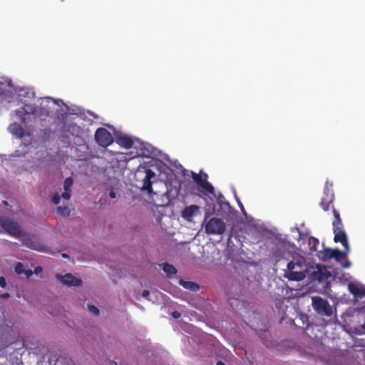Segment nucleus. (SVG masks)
I'll return each mask as SVG.
<instances>
[{
	"instance_id": "nucleus-1",
	"label": "nucleus",
	"mask_w": 365,
	"mask_h": 365,
	"mask_svg": "<svg viewBox=\"0 0 365 365\" xmlns=\"http://www.w3.org/2000/svg\"><path fill=\"white\" fill-rule=\"evenodd\" d=\"M307 270L305 259L297 256L287 264L284 276L290 280L300 281L304 279Z\"/></svg>"
},
{
	"instance_id": "nucleus-2",
	"label": "nucleus",
	"mask_w": 365,
	"mask_h": 365,
	"mask_svg": "<svg viewBox=\"0 0 365 365\" xmlns=\"http://www.w3.org/2000/svg\"><path fill=\"white\" fill-rule=\"evenodd\" d=\"M0 226L11 236L16 238H21V237H23V232L19 223L8 217H0Z\"/></svg>"
},
{
	"instance_id": "nucleus-3",
	"label": "nucleus",
	"mask_w": 365,
	"mask_h": 365,
	"mask_svg": "<svg viewBox=\"0 0 365 365\" xmlns=\"http://www.w3.org/2000/svg\"><path fill=\"white\" fill-rule=\"evenodd\" d=\"M312 305L315 312L327 317L332 315V309L327 299H322L319 296L312 297Z\"/></svg>"
},
{
	"instance_id": "nucleus-4",
	"label": "nucleus",
	"mask_w": 365,
	"mask_h": 365,
	"mask_svg": "<svg viewBox=\"0 0 365 365\" xmlns=\"http://www.w3.org/2000/svg\"><path fill=\"white\" fill-rule=\"evenodd\" d=\"M192 178L196 184L202 188L205 194L214 195L215 189L211 183L207 181L208 175L205 173H196L192 172Z\"/></svg>"
},
{
	"instance_id": "nucleus-5",
	"label": "nucleus",
	"mask_w": 365,
	"mask_h": 365,
	"mask_svg": "<svg viewBox=\"0 0 365 365\" xmlns=\"http://www.w3.org/2000/svg\"><path fill=\"white\" fill-rule=\"evenodd\" d=\"M207 234L222 235L225 232L226 226L225 222L218 217H212L205 225Z\"/></svg>"
},
{
	"instance_id": "nucleus-6",
	"label": "nucleus",
	"mask_w": 365,
	"mask_h": 365,
	"mask_svg": "<svg viewBox=\"0 0 365 365\" xmlns=\"http://www.w3.org/2000/svg\"><path fill=\"white\" fill-rule=\"evenodd\" d=\"M95 140L101 147L107 148L113 142L111 133L104 128H98L95 133Z\"/></svg>"
},
{
	"instance_id": "nucleus-7",
	"label": "nucleus",
	"mask_w": 365,
	"mask_h": 365,
	"mask_svg": "<svg viewBox=\"0 0 365 365\" xmlns=\"http://www.w3.org/2000/svg\"><path fill=\"white\" fill-rule=\"evenodd\" d=\"M323 194L320 205L324 211H327L329 210L334 200V194L331 184L329 185L328 182H326Z\"/></svg>"
},
{
	"instance_id": "nucleus-8",
	"label": "nucleus",
	"mask_w": 365,
	"mask_h": 365,
	"mask_svg": "<svg viewBox=\"0 0 365 365\" xmlns=\"http://www.w3.org/2000/svg\"><path fill=\"white\" fill-rule=\"evenodd\" d=\"M21 240L26 247L29 249L43 252L46 250L44 245L41 244L35 237L25 236L23 233V237H21Z\"/></svg>"
},
{
	"instance_id": "nucleus-9",
	"label": "nucleus",
	"mask_w": 365,
	"mask_h": 365,
	"mask_svg": "<svg viewBox=\"0 0 365 365\" xmlns=\"http://www.w3.org/2000/svg\"><path fill=\"white\" fill-rule=\"evenodd\" d=\"M56 278L60 280L63 284L67 286H81L82 284V280L76 278L72 274L68 273L62 276L59 274H56Z\"/></svg>"
},
{
	"instance_id": "nucleus-10",
	"label": "nucleus",
	"mask_w": 365,
	"mask_h": 365,
	"mask_svg": "<svg viewBox=\"0 0 365 365\" xmlns=\"http://www.w3.org/2000/svg\"><path fill=\"white\" fill-rule=\"evenodd\" d=\"M333 232L334 234V241L336 243L340 242L344 248L347 250L349 245L347 240V235L344 227L333 229Z\"/></svg>"
},
{
	"instance_id": "nucleus-11",
	"label": "nucleus",
	"mask_w": 365,
	"mask_h": 365,
	"mask_svg": "<svg viewBox=\"0 0 365 365\" xmlns=\"http://www.w3.org/2000/svg\"><path fill=\"white\" fill-rule=\"evenodd\" d=\"M155 174L151 169H146L142 190L148 194H151L153 192L151 179L155 178Z\"/></svg>"
},
{
	"instance_id": "nucleus-12",
	"label": "nucleus",
	"mask_w": 365,
	"mask_h": 365,
	"mask_svg": "<svg viewBox=\"0 0 365 365\" xmlns=\"http://www.w3.org/2000/svg\"><path fill=\"white\" fill-rule=\"evenodd\" d=\"M200 211V207L196 205L186 206L181 212L182 218L187 221H192V217Z\"/></svg>"
},
{
	"instance_id": "nucleus-13",
	"label": "nucleus",
	"mask_w": 365,
	"mask_h": 365,
	"mask_svg": "<svg viewBox=\"0 0 365 365\" xmlns=\"http://www.w3.org/2000/svg\"><path fill=\"white\" fill-rule=\"evenodd\" d=\"M36 106L31 104H26L21 109L16 110V113L18 115L23 123H25L24 115L27 114H36Z\"/></svg>"
},
{
	"instance_id": "nucleus-14",
	"label": "nucleus",
	"mask_w": 365,
	"mask_h": 365,
	"mask_svg": "<svg viewBox=\"0 0 365 365\" xmlns=\"http://www.w3.org/2000/svg\"><path fill=\"white\" fill-rule=\"evenodd\" d=\"M349 290L355 297L362 298L365 296V288L361 284L349 283Z\"/></svg>"
},
{
	"instance_id": "nucleus-15",
	"label": "nucleus",
	"mask_w": 365,
	"mask_h": 365,
	"mask_svg": "<svg viewBox=\"0 0 365 365\" xmlns=\"http://www.w3.org/2000/svg\"><path fill=\"white\" fill-rule=\"evenodd\" d=\"M9 130L11 134L19 138L24 135V128L20 124L16 123L11 124L9 127Z\"/></svg>"
},
{
	"instance_id": "nucleus-16",
	"label": "nucleus",
	"mask_w": 365,
	"mask_h": 365,
	"mask_svg": "<svg viewBox=\"0 0 365 365\" xmlns=\"http://www.w3.org/2000/svg\"><path fill=\"white\" fill-rule=\"evenodd\" d=\"M117 143L122 147L126 148V149H129L130 148H132L133 145V140L128 137V136H126V135H124V136H120L118 139H117Z\"/></svg>"
},
{
	"instance_id": "nucleus-17",
	"label": "nucleus",
	"mask_w": 365,
	"mask_h": 365,
	"mask_svg": "<svg viewBox=\"0 0 365 365\" xmlns=\"http://www.w3.org/2000/svg\"><path fill=\"white\" fill-rule=\"evenodd\" d=\"M335 250L331 248H325L323 251L319 252L318 257L323 261H327L334 257Z\"/></svg>"
},
{
	"instance_id": "nucleus-18",
	"label": "nucleus",
	"mask_w": 365,
	"mask_h": 365,
	"mask_svg": "<svg viewBox=\"0 0 365 365\" xmlns=\"http://www.w3.org/2000/svg\"><path fill=\"white\" fill-rule=\"evenodd\" d=\"M180 284L185 289L197 292L200 289V287L195 282H191V281H185L183 279H180L179 282Z\"/></svg>"
},
{
	"instance_id": "nucleus-19",
	"label": "nucleus",
	"mask_w": 365,
	"mask_h": 365,
	"mask_svg": "<svg viewBox=\"0 0 365 365\" xmlns=\"http://www.w3.org/2000/svg\"><path fill=\"white\" fill-rule=\"evenodd\" d=\"M15 272L18 274H24L27 277H31L33 274V272L31 269H26L24 265L21 262H18L15 267Z\"/></svg>"
},
{
	"instance_id": "nucleus-20",
	"label": "nucleus",
	"mask_w": 365,
	"mask_h": 365,
	"mask_svg": "<svg viewBox=\"0 0 365 365\" xmlns=\"http://www.w3.org/2000/svg\"><path fill=\"white\" fill-rule=\"evenodd\" d=\"M349 252V247H348V249H344V251H340L339 250L336 249L334 254V259L338 262H340L341 259H345L347 256V255Z\"/></svg>"
},
{
	"instance_id": "nucleus-21",
	"label": "nucleus",
	"mask_w": 365,
	"mask_h": 365,
	"mask_svg": "<svg viewBox=\"0 0 365 365\" xmlns=\"http://www.w3.org/2000/svg\"><path fill=\"white\" fill-rule=\"evenodd\" d=\"M333 215L334 220L332 222L333 229L343 227L342 221L339 215V212L334 208H333Z\"/></svg>"
},
{
	"instance_id": "nucleus-22",
	"label": "nucleus",
	"mask_w": 365,
	"mask_h": 365,
	"mask_svg": "<svg viewBox=\"0 0 365 365\" xmlns=\"http://www.w3.org/2000/svg\"><path fill=\"white\" fill-rule=\"evenodd\" d=\"M163 271L168 274L171 275L177 273L176 268L169 263H163Z\"/></svg>"
},
{
	"instance_id": "nucleus-23",
	"label": "nucleus",
	"mask_w": 365,
	"mask_h": 365,
	"mask_svg": "<svg viewBox=\"0 0 365 365\" xmlns=\"http://www.w3.org/2000/svg\"><path fill=\"white\" fill-rule=\"evenodd\" d=\"M319 243V241L317 238L311 237L309 239V245L310 246V250L313 251L317 250V247Z\"/></svg>"
},
{
	"instance_id": "nucleus-24",
	"label": "nucleus",
	"mask_w": 365,
	"mask_h": 365,
	"mask_svg": "<svg viewBox=\"0 0 365 365\" xmlns=\"http://www.w3.org/2000/svg\"><path fill=\"white\" fill-rule=\"evenodd\" d=\"M57 212L62 216H68L70 215V209L68 207H58Z\"/></svg>"
},
{
	"instance_id": "nucleus-25",
	"label": "nucleus",
	"mask_w": 365,
	"mask_h": 365,
	"mask_svg": "<svg viewBox=\"0 0 365 365\" xmlns=\"http://www.w3.org/2000/svg\"><path fill=\"white\" fill-rule=\"evenodd\" d=\"M73 182V181L72 178H71V177L67 178L65 180L64 184H63L64 190L71 191V188L72 187Z\"/></svg>"
},
{
	"instance_id": "nucleus-26",
	"label": "nucleus",
	"mask_w": 365,
	"mask_h": 365,
	"mask_svg": "<svg viewBox=\"0 0 365 365\" xmlns=\"http://www.w3.org/2000/svg\"><path fill=\"white\" fill-rule=\"evenodd\" d=\"M88 309L91 312L93 313L96 315H98L99 314V309L94 305H88Z\"/></svg>"
},
{
	"instance_id": "nucleus-27",
	"label": "nucleus",
	"mask_w": 365,
	"mask_h": 365,
	"mask_svg": "<svg viewBox=\"0 0 365 365\" xmlns=\"http://www.w3.org/2000/svg\"><path fill=\"white\" fill-rule=\"evenodd\" d=\"M60 200H61V196L56 193L55 194L53 197H52V202L55 204V205H58L60 203Z\"/></svg>"
},
{
	"instance_id": "nucleus-28",
	"label": "nucleus",
	"mask_w": 365,
	"mask_h": 365,
	"mask_svg": "<svg viewBox=\"0 0 365 365\" xmlns=\"http://www.w3.org/2000/svg\"><path fill=\"white\" fill-rule=\"evenodd\" d=\"M300 319L302 321V324L308 327L309 317L307 315H301Z\"/></svg>"
},
{
	"instance_id": "nucleus-29",
	"label": "nucleus",
	"mask_w": 365,
	"mask_h": 365,
	"mask_svg": "<svg viewBox=\"0 0 365 365\" xmlns=\"http://www.w3.org/2000/svg\"><path fill=\"white\" fill-rule=\"evenodd\" d=\"M61 197L65 200H69L71 198V191L65 190Z\"/></svg>"
},
{
	"instance_id": "nucleus-30",
	"label": "nucleus",
	"mask_w": 365,
	"mask_h": 365,
	"mask_svg": "<svg viewBox=\"0 0 365 365\" xmlns=\"http://www.w3.org/2000/svg\"><path fill=\"white\" fill-rule=\"evenodd\" d=\"M6 286V282L4 277H0V287L4 288Z\"/></svg>"
},
{
	"instance_id": "nucleus-31",
	"label": "nucleus",
	"mask_w": 365,
	"mask_h": 365,
	"mask_svg": "<svg viewBox=\"0 0 365 365\" xmlns=\"http://www.w3.org/2000/svg\"><path fill=\"white\" fill-rule=\"evenodd\" d=\"M181 316L180 313L177 312V311H175V312H172V317L174 318V319H178L180 318Z\"/></svg>"
},
{
	"instance_id": "nucleus-32",
	"label": "nucleus",
	"mask_w": 365,
	"mask_h": 365,
	"mask_svg": "<svg viewBox=\"0 0 365 365\" xmlns=\"http://www.w3.org/2000/svg\"><path fill=\"white\" fill-rule=\"evenodd\" d=\"M275 306L277 309H281L283 306V302L280 300L275 302Z\"/></svg>"
},
{
	"instance_id": "nucleus-33",
	"label": "nucleus",
	"mask_w": 365,
	"mask_h": 365,
	"mask_svg": "<svg viewBox=\"0 0 365 365\" xmlns=\"http://www.w3.org/2000/svg\"><path fill=\"white\" fill-rule=\"evenodd\" d=\"M150 294V292L148 290H144L142 293V296L143 297H147Z\"/></svg>"
},
{
	"instance_id": "nucleus-34",
	"label": "nucleus",
	"mask_w": 365,
	"mask_h": 365,
	"mask_svg": "<svg viewBox=\"0 0 365 365\" xmlns=\"http://www.w3.org/2000/svg\"><path fill=\"white\" fill-rule=\"evenodd\" d=\"M109 196H110V198L113 199V198L115 197L116 195H115V193L113 191H111L109 193Z\"/></svg>"
},
{
	"instance_id": "nucleus-35",
	"label": "nucleus",
	"mask_w": 365,
	"mask_h": 365,
	"mask_svg": "<svg viewBox=\"0 0 365 365\" xmlns=\"http://www.w3.org/2000/svg\"><path fill=\"white\" fill-rule=\"evenodd\" d=\"M351 265V263L349 262H346L344 264H343V267L344 268H349Z\"/></svg>"
},
{
	"instance_id": "nucleus-36",
	"label": "nucleus",
	"mask_w": 365,
	"mask_h": 365,
	"mask_svg": "<svg viewBox=\"0 0 365 365\" xmlns=\"http://www.w3.org/2000/svg\"><path fill=\"white\" fill-rule=\"evenodd\" d=\"M9 293H5L4 294L1 295V297L2 298H4V299H6V298H9Z\"/></svg>"
},
{
	"instance_id": "nucleus-37",
	"label": "nucleus",
	"mask_w": 365,
	"mask_h": 365,
	"mask_svg": "<svg viewBox=\"0 0 365 365\" xmlns=\"http://www.w3.org/2000/svg\"><path fill=\"white\" fill-rule=\"evenodd\" d=\"M41 270V267H36V269H35L36 272H40Z\"/></svg>"
},
{
	"instance_id": "nucleus-38",
	"label": "nucleus",
	"mask_w": 365,
	"mask_h": 365,
	"mask_svg": "<svg viewBox=\"0 0 365 365\" xmlns=\"http://www.w3.org/2000/svg\"><path fill=\"white\" fill-rule=\"evenodd\" d=\"M217 365H225L222 361H217Z\"/></svg>"
},
{
	"instance_id": "nucleus-39",
	"label": "nucleus",
	"mask_w": 365,
	"mask_h": 365,
	"mask_svg": "<svg viewBox=\"0 0 365 365\" xmlns=\"http://www.w3.org/2000/svg\"><path fill=\"white\" fill-rule=\"evenodd\" d=\"M62 257H64V258H67V257H68V255H66V254H63Z\"/></svg>"
},
{
	"instance_id": "nucleus-40",
	"label": "nucleus",
	"mask_w": 365,
	"mask_h": 365,
	"mask_svg": "<svg viewBox=\"0 0 365 365\" xmlns=\"http://www.w3.org/2000/svg\"><path fill=\"white\" fill-rule=\"evenodd\" d=\"M267 333V331L266 330H264L263 332L264 334H266Z\"/></svg>"
},
{
	"instance_id": "nucleus-41",
	"label": "nucleus",
	"mask_w": 365,
	"mask_h": 365,
	"mask_svg": "<svg viewBox=\"0 0 365 365\" xmlns=\"http://www.w3.org/2000/svg\"><path fill=\"white\" fill-rule=\"evenodd\" d=\"M46 100L49 101V100H51V98L48 97V98H46Z\"/></svg>"
}]
</instances>
